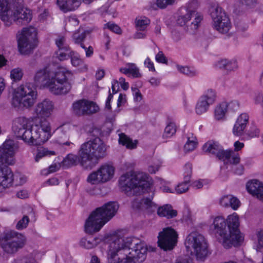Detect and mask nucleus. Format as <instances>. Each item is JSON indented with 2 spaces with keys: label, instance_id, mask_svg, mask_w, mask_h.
Segmentation results:
<instances>
[{
  "label": "nucleus",
  "instance_id": "nucleus-1",
  "mask_svg": "<svg viewBox=\"0 0 263 263\" xmlns=\"http://www.w3.org/2000/svg\"><path fill=\"white\" fill-rule=\"evenodd\" d=\"M72 77V73L65 67L54 70L46 67L36 71L34 82L36 86L47 87L54 95H65L71 88L70 79Z\"/></svg>",
  "mask_w": 263,
  "mask_h": 263
},
{
  "label": "nucleus",
  "instance_id": "nucleus-2",
  "mask_svg": "<svg viewBox=\"0 0 263 263\" xmlns=\"http://www.w3.org/2000/svg\"><path fill=\"white\" fill-rule=\"evenodd\" d=\"M106 146L99 137L91 138L83 143L78 151V155L69 154L63 160V166L68 168L80 164L88 168L87 162L98 160L106 155Z\"/></svg>",
  "mask_w": 263,
  "mask_h": 263
},
{
  "label": "nucleus",
  "instance_id": "nucleus-3",
  "mask_svg": "<svg viewBox=\"0 0 263 263\" xmlns=\"http://www.w3.org/2000/svg\"><path fill=\"white\" fill-rule=\"evenodd\" d=\"M124 251L129 263H142L146 257L147 248L145 243L136 237L114 235L109 238V253L114 255L118 251Z\"/></svg>",
  "mask_w": 263,
  "mask_h": 263
},
{
  "label": "nucleus",
  "instance_id": "nucleus-4",
  "mask_svg": "<svg viewBox=\"0 0 263 263\" xmlns=\"http://www.w3.org/2000/svg\"><path fill=\"white\" fill-rule=\"evenodd\" d=\"M119 186L128 196L140 195L150 189L152 183L148 175L142 172H128L119 180Z\"/></svg>",
  "mask_w": 263,
  "mask_h": 263
},
{
  "label": "nucleus",
  "instance_id": "nucleus-5",
  "mask_svg": "<svg viewBox=\"0 0 263 263\" xmlns=\"http://www.w3.org/2000/svg\"><path fill=\"white\" fill-rule=\"evenodd\" d=\"M0 18L6 26L13 22L17 24H26L31 20L29 10L18 7L16 0H0Z\"/></svg>",
  "mask_w": 263,
  "mask_h": 263
},
{
  "label": "nucleus",
  "instance_id": "nucleus-6",
  "mask_svg": "<svg viewBox=\"0 0 263 263\" xmlns=\"http://www.w3.org/2000/svg\"><path fill=\"white\" fill-rule=\"evenodd\" d=\"M119 205L115 202H109L96 209L89 215L85 224L87 233L93 234L98 232L101 228L116 214Z\"/></svg>",
  "mask_w": 263,
  "mask_h": 263
},
{
  "label": "nucleus",
  "instance_id": "nucleus-7",
  "mask_svg": "<svg viewBox=\"0 0 263 263\" xmlns=\"http://www.w3.org/2000/svg\"><path fill=\"white\" fill-rule=\"evenodd\" d=\"M187 251L194 255L197 260H203L208 255V246L204 236L197 232L190 233L186 238Z\"/></svg>",
  "mask_w": 263,
  "mask_h": 263
},
{
  "label": "nucleus",
  "instance_id": "nucleus-8",
  "mask_svg": "<svg viewBox=\"0 0 263 263\" xmlns=\"http://www.w3.org/2000/svg\"><path fill=\"white\" fill-rule=\"evenodd\" d=\"M37 32L32 26L24 28L17 35L18 51L22 54L27 55L31 53L36 46Z\"/></svg>",
  "mask_w": 263,
  "mask_h": 263
},
{
  "label": "nucleus",
  "instance_id": "nucleus-9",
  "mask_svg": "<svg viewBox=\"0 0 263 263\" xmlns=\"http://www.w3.org/2000/svg\"><path fill=\"white\" fill-rule=\"evenodd\" d=\"M26 242V238L24 235L15 231H10L5 234L1 246L5 253L13 254L22 249Z\"/></svg>",
  "mask_w": 263,
  "mask_h": 263
},
{
  "label": "nucleus",
  "instance_id": "nucleus-10",
  "mask_svg": "<svg viewBox=\"0 0 263 263\" xmlns=\"http://www.w3.org/2000/svg\"><path fill=\"white\" fill-rule=\"evenodd\" d=\"M36 97L35 88L32 84L27 83L20 86L16 89L14 101L20 106L28 108L34 104Z\"/></svg>",
  "mask_w": 263,
  "mask_h": 263
},
{
  "label": "nucleus",
  "instance_id": "nucleus-11",
  "mask_svg": "<svg viewBox=\"0 0 263 263\" xmlns=\"http://www.w3.org/2000/svg\"><path fill=\"white\" fill-rule=\"evenodd\" d=\"M203 151L205 153L215 155L220 160L224 161V163L237 164L240 162V158L238 155H232L231 151H224L216 142L209 141L203 146Z\"/></svg>",
  "mask_w": 263,
  "mask_h": 263
},
{
  "label": "nucleus",
  "instance_id": "nucleus-12",
  "mask_svg": "<svg viewBox=\"0 0 263 263\" xmlns=\"http://www.w3.org/2000/svg\"><path fill=\"white\" fill-rule=\"evenodd\" d=\"M203 151L205 153L215 155L220 160L224 161V163L237 164L240 162V158L238 155H232L231 151H224L216 142L209 141L203 146Z\"/></svg>",
  "mask_w": 263,
  "mask_h": 263
},
{
  "label": "nucleus",
  "instance_id": "nucleus-13",
  "mask_svg": "<svg viewBox=\"0 0 263 263\" xmlns=\"http://www.w3.org/2000/svg\"><path fill=\"white\" fill-rule=\"evenodd\" d=\"M211 15L214 28L219 32L226 34L231 28L230 20L222 9L218 6L211 9Z\"/></svg>",
  "mask_w": 263,
  "mask_h": 263
},
{
  "label": "nucleus",
  "instance_id": "nucleus-14",
  "mask_svg": "<svg viewBox=\"0 0 263 263\" xmlns=\"http://www.w3.org/2000/svg\"><path fill=\"white\" fill-rule=\"evenodd\" d=\"M51 135L50 123L46 119L42 120L39 125L32 127L31 145L43 144L48 140Z\"/></svg>",
  "mask_w": 263,
  "mask_h": 263
},
{
  "label": "nucleus",
  "instance_id": "nucleus-15",
  "mask_svg": "<svg viewBox=\"0 0 263 263\" xmlns=\"http://www.w3.org/2000/svg\"><path fill=\"white\" fill-rule=\"evenodd\" d=\"M18 148L15 142L11 139L7 140L0 147V166L9 167L15 162L14 155Z\"/></svg>",
  "mask_w": 263,
  "mask_h": 263
},
{
  "label": "nucleus",
  "instance_id": "nucleus-16",
  "mask_svg": "<svg viewBox=\"0 0 263 263\" xmlns=\"http://www.w3.org/2000/svg\"><path fill=\"white\" fill-rule=\"evenodd\" d=\"M29 120L24 117L16 118L13 122L12 129L15 136L25 142L31 144L32 127Z\"/></svg>",
  "mask_w": 263,
  "mask_h": 263
},
{
  "label": "nucleus",
  "instance_id": "nucleus-17",
  "mask_svg": "<svg viewBox=\"0 0 263 263\" xmlns=\"http://www.w3.org/2000/svg\"><path fill=\"white\" fill-rule=\"evenodd\" d=\"M178 234L171 227L164 228L159 233L158 246L164 251L172 250L176 245Z\"/></svg>",
  "mask_w": 263,
  "mask_h": 263
},
{
  "label": "nucleus",
  "instance_id": "nucleus-18",
  "mask_svg": "<svg viewBox=\"0 0 263 263\" xmlns=\"http://www.w3.org/2000/svg\"><path fill=\"white\" fill-rule=\"evenodd\" d=\"M114 173V167L112 165L105 164L97 171L91 173L88 177L87 181L92 184L105 183L113 177Z\"/></svg>",
  "mask_w": 263,
  "mask_h": 263
},
{
  "label": "nucleus",
  "instance_id": "nucleus-19",
  "mask_svg": "<svg viewBox=\"0 0 263 263\" xmlns=\"http://www.w3.org/2000/svg\"><path fill=\"white\" fill-rule=\"evenodd\" d=\"M227 224L228 235L232 243V246H239L243 240V237L240 234L238 229L239 221L238 215L233 214L228 216Z\"/></svg>",
  "mask_w": 263,
  "mask_h": 263
},
{
  "label": "nucleus",
  "instance_id": "nucleus-20",
  "mask_svg": "<svg viewBox=\"0 0 263 263\" xmlns=\"http://www.w3.org/2000/svg\"><path fill=\"white\" fill-rule=\"evenodd\" d=\"M213 225L216 237L227 249L232 247V243L228 235L227 224L225 219L221 216H217L214 219Z\"/></svg>",
  "mask_w": 263,
  "mask_h": 263
},
{
  "label": "nucleus",
  "instance_id": "nucleus-21",
  "mask_svg": "<svg viewBox=\"0 0 263 263\" xmlns=\"http://www.w3.org/2000/svg\"><path fill=\"white\" fill-rule=\"evenodd\" d=\"M216 95L215 92L212 90H208L199 99L195 107L196 113L202 115L206 112L210 105L216 100Z\"/></svg>",
  "mask_w": 263,
  "mask_h": 263
},
{
  "label": "nucleus",
  "instance_id": "nucleus-22",
  "mask_svg": "<svg viewBox=\"0 0 263 263\" xmlns=\"http://www.w3.org/2000/svg\"><path fill=\"white\" fill-rule=\"evenodd\" d=\"M189 6L187 13L185 15L180 16L177 20V23L180 26H183L186 24L192 17H194V21L191 22L190 27L192 30H196L202 20L203 16L196 11L191 10Z\"/></svg>",
  "mask_w": 263,
  "mask_h": 263
},
{
  "label": "nucleus",
  "instance_id": "nucleus-23",
  "mask_svg": "<svg viewBox=\"0 0 263 263\" xmlns=\"http://www.w3.org/2000/svg\"><path fill=\"white\" fill-rule=\"evenodd\" d=\"M53 109V103L49 99H45L37 104L35 112L38 118H45L50 117Z\"/></svg>",
  "mask_w": 263,
  "mask_h": 263
},
{
  "label": "nucleus",
  "instance_id": "nucleus-24",
  "mask_svg": "<svg viewBox=\"0 0 263 263\" xmlns=\"http://www.w3.org/2000/svg\"><path fill=\"white\" fill-rule=\"evenodd\" d=\"M14 179L13 173L9 167L0 166V192L10 186Z\"/></svg>",
  "mask_w": 263,
  "mask_h": 263
},
{
  "label": "nucleus",
  "instance_id": "nucleus-25",
  "mask_svg": "<svg viewBox=\"0 0 263 263\" xmlns=\"http://www.w3.org/2000/svg\"><path fill=\"white\" fill-rule=\"evenodd\" d=\"M248 191L257 198L263 200V183L257 180L248 182L246 185Z\"/></svg>",
  "mask_w": 263,
  "mask_h": 263
},
{
  "label": "nucleus",
  "instance_id": "nucleus-26",
  "mask_svg": "<svg viewBox=\"0 0 263 263\" xmlns=\"http://www.w3.org/2000/svg\"><path fill=\"white\" fill-rule=\"evenodd\" d=\"M57 4L61 10L66 12L78 8L81 4V0H57Z\"/></svg>",
  "mask_w": 263,
  "mask_h": 263
},
{
  "label": "nucleus",
  "instance_id": "nucleus-27",
  "mask_svg": "<svg viewBox=\"0 0 263 263\" xmlns=\"http://www.w3.org/2000/svg\"><path fill=\"white\" fill-rule=\"evenodd\" d=\"M109 244V241L108 242ZM124 251L120 250L116 252L114 255L110 254L109 252V245L108 246V256L109 263H129L128 261V257L127 255H125Z\"/></svg>",
  "mask_w": 263,
  "mask_h": 263
},
{
  "label": "nucleus",
  "instance_id": "nucleus-28",
  "mask_svg": "<svg viewBox=\"0 0 263 263\" xmlns=\"http://www.w3.org/2000/svg\"><path fill=\"white\" fill-rule=\"evenodd\" d=\"M216 65L217 68L226 72L234 70L238 67L237 62L234 60L221 59L217 62Z\"/></svg>",
  "mask_w": 263,
  "mask_h": 263
},
{
  "label": "nucleus",
  "instance_id": "nucleus-29",
  "mask_svg": "<svg viewBox=\"0 0 263 263\" xmlns=\"http://www.w3.org/2000/svg\"><path fill=\"white\" fill-rule=\"evenodd\" d=\"M157 214L159 216L171 219L177 216V212L176 210H173L170 204H165L158 208Z\"/></svg>",
  "mask_w": 263,
  "mask_h": 263
},
{
  "label": "nucleus",
  "instance_id": "nucleus-30",
  "mask_svg": "<svg viewBox=\"0 0 263 263\" xmlns=\"http://www.w3.org/2000/svg\"><path fill=\"white\" fill-rule=\"evenodd\" d=\"M101 239L99 237H84L79 242L80 246L86 249H91L97 247L101 242Z\"/></svg>",
  "mask_w": 263,
  "mask_h": 263
},
{
  "label": "nucleus",
  "instance_id": "nucleus-31",
  "mask_svg": "<svg viewBox=\"0 0 263 263\" xmlns=\"http://www.w3.org/2000/svg\"><path fill=\"white\" fill-rule=\"evenodd\" d=\"M228 104L226 102H223L217 105L215 109V118L216 120L223 119L227 111Z\"/></svg>",
  "mask_w": 263,
  "mask_h": 263
},
{
  "label": "nucleus",
  "instance_id": "nucleus-32",
  "mask_svg": "<svg viewBox=\"0 0 263 263\" xmlns=\"http://www.w3.org/2000/svg\"><path fill=\"white\" fill-rule=\"evenodd\" d=\"M154 196V193L152 191L149 197L143 198L141 202V205L150 212L154 211L157 208L156 204L152 201Z\"/></svg>",
  "mask_w": 263,
  "mask_h": 263
},
{
  "label": "nucleus",
  "instance_id": "nucleus-33",
  "mask_svg": "<svg viewBox=\"0 0 263 263\" xmlns=\"http://www.w3.org/2000/svg\"><path fill=\"white\" fill-rule=\"evenodd\" d=\"M119 142L120 144L125 146L128 149H133L136 147L137 142L133 141L124 134L119 135Z\"/></svg>",
  "mask_w": 263,
  "mask_h": 263
},
{
  "label": "nucleus",
  "instance_id": "nucleus-34",
  "mask_svg": "<svg viewBox=\"0 0 263 263\" xmlns=\"http://www.w3.org/2000/svg\"><path fill=\"white\" fill-rule=\"evenodd\" d=\"M85 100H80L74 103L72 105L73 111L77 116H85Z\"/></svg>",
  "mask_w": 263,
  "mask_h": 263
},
{
  "label": "nucleus",
  "instance_id": "nucleus-35",
  "mask_svg": "<svg viewBox=\"0 0 263 263\" xmlns=\"http://www.w3.org/2000/svg\"><path fill=\"white\" fill-rule=\"evenodd\" d=\"M149 24V20L145 17H137L135 20L136 27L138 30L145 31Z\"/></svg>",
  "mask_w": 263,
  "mask_h": 263
},
{
  "label": "nucleus",
  "instance_id": "nucleus-36",
  "mask_svg": "<svg viewBox=\"0 0 263 263\" xmlns=\"http://www.w3.org/2000/svg\"><path fill=\"white\" fill-rule=\"evenodd\" d=\"M85 116L96 113L99 110V106L93 102L85 100Z\"/></svg>",
  "mask_w": 263,
  "mask_h": 263
},
{
  "label": "nucleus",
  "instance_id": "nucleus-37",
  "mask_svg": "<svg viewBox=\"0 0 263 263\" xmlns=\"http://www.w3.org/2000/svg\"><path fill=\"white\" fill-rule=\"evenodd\" d=\"M55 153L53 151H49L45 147H41L37 149V153L35 156V160L39 161L40 159L46 156L54 155Z\"/></svg>",
  "mask_w": 263,
  "mask_h": 263
},
{
  "label": "nucleus",
  "instance_id": "nucleus-38",
  "mask_svg": "<svg viewBox=\"0 0 263 263\" xmlns=\"http://www.w3.org/2000/svg\"><path fill=\"white\" fill-rule=\"evenodd\" d=\"M88 33V31H83L81 32V30L80 29L75 32L73 35V39L74 43L80 44L81 46V44H83V42L86 37V34Z\"/></svg>",
  "mask_w": 263,
  "mask_h": 263
},
{
  "label": "nucleus",
  "instance_id": "nucleus-39",
  "mask_svg": "<svg viewBox=\"0 0 263 263\" xmlns=\"http://www.w3.org/2000/svg\"><path fill=\"white\" fill-rule=\"evenodd\" d=\"M55 44L60 50L68 51L69 50V46L65 43V38L63 36H59L55 39Z\"/></svg>",
  "mask_w": 263,
  "mask_h": 263
},
{
  "label": "nucleus",
  "instance_id": "nucleus-40",
  "mask_svg": "<svg viewBox=\"0 0 263 263\" xmlns=\"http://www.w3.org/2000/svg\"><path fill=\"white\" fill-rule=\"evenodd\" d=\"M246 127V125L237 120L233 127V134L236 136L242 135Z\"/></svg>",
  "mask_w": 263,
  "mask_h": 263
},
{
  "label": "nucleus",
  "instance_id": "nucleus-41",
  "mask_svg": "<svg viewBox=\"0 0 263 263\" xmlns=\"http://www.w3.org/2000/svg\"><path fill=\"white\" fill-rule=\"evenodd\" d=\"M68 57L71 58V62L73 66H79L83 64V60L76 55L73 51H70L69 53Z\"/></svg>",
  "mask_w": 263,
  "mask_h": 263
},
{
  "label": "nucleus",
  "instance_id": "nucleus-42",
  "mask_svg": "<svg viewBox=\"0 0 263 263\" xmlns=\"http://www.w3.org/2000/svg\"><path fill=\"white\" fill-rule=\"evenodd\" d=\"M176 132V127L175 123L170 122L165 128V136L166 137H171L174 135Z\"/></svg>",
  "mask_w": 263,
  "mask_h": 263
},
{
  "label": "nucleus",
  "instance_id": "nucleus-43",
  "mask_svg": "<svg viewBox=\"0 0 263 263\" xmlns=\"http://www.w3.org/2000/svg\"><path fill=\"white\" fill-rule=\"evenodd\" d=\"M23 75L22 70L20 68L13 69L11 71V78L15 81H20Z\"/></svg>",
  "mask_w": 263,
  "mask_h": 263
},
{
  "label": "nucleus",
  "instance_id": "nucleus-44",
  "mask_svg": "<svg viewBox=\"0 0 263 263\" xmlns=\"http://www.w3.org/2000/svg\"><path fill=\"white\" fill-rule=\"evenodd\" d=\"M194 139L190 140V138H188V140L184 146V150L185 152H189L195 149L197 142L195 141Z\"/></svg>",
  "mask_w": 263,
  "mask_h": 263
},
{
  "label": "nucleus",
  "instance_id": "nucleus-45",
  "mask_svg": "<svg viewBox=\"0 0 263 263\" xmlns=\"http://www.w3.org/2000/svg\"><path fill=\"white\" fill-rule=\"evenodd\" d=\"M29 222V219L27 216H24L23 218L20 220L16 226L17 230H22L26 228Z\"/></svg>",
  "mask_w": 263,
  "mask_h": 263
},
{
  "label": "nucleus",
  "instance_id": "nucleus-46",
  "mask_svg": "<svg viewBox=\"0 0 263 263\" xmlns=\"http://www.w3.org/2000/svg\"><path fill=\"white\" fill-rule=\"evenodd\" d=\"M15 263H38L35 258L29 255L23 256L15 260Z\"/></svg>",
  "mask_w": 263,
  "mask_h": 263
},
{
  "label": "nucleus",
  "instance_id": "nucleus-47",
  "mask_svg": "<svg viewBox=\"0 0 263 263\" xmlns=\"http://www.w3.org/2000/svg\"><path fill=\"white\" fill-rule=\"evenodd\" d=\"M192 166L191 164H186L184 167V180L185 182H189L192 173Z\"/></svg>",
  "mask_w": 263,
  "mask_h": 263
},
{
  "label": "nucleus",
  "instance_id": "nucleus-48",
  "mask_svg": "<svg viewBox=\"0 0 263 263\" xmlns=\"http://www.w3.org/2000/svg\"><path fill=\"white\" fill-rule=\"evenodd\" d=\"M232 195H224L219 200L221 205L224 207L230 206L231 203Z\"/></svg>",
  "mask_w": 263,
  "mask_h": 263
},
{
  "label": "nucleus",
  "instance_id": "nucleus-49",
  "mask_svg": "<svg viewBox=\"0 0 263 263\" xmlns=\"http://www.w3.org/2000/svg\"><path fill=\"white\" fill-rule=\"evenodd\" d=\"M189 182H185V180L182 183L179 184L176 187V191L178 194H182L186 192L189 189L187 185Z\"/></svg>",
  "mask_w": 263,
  "mask_h": 263
},
{
  "label": "nucleus",
  "instance_id": "nucleus-50",
  "mask_svg": "<svg viewBox=\"0 0 263 263\" xmlns=\"http://www.w3.org/2000/svg\"><path fill=\"white\" fill-rule=\"evenodd\" d=\"M129 73H131L134 77L139 78L141 74L139 72L138 68L134 64H129Z\"/></svg>",
  "mask_w": 263,
  "mask_h": 263
},
{
  "label": "nucleus",
  "instance_id": "nucleus-51",
  "mask_svg": "<svg viewBox=\"0 0 263 263\" xmlns=\"http://www.w3.org/2000/svg\"><path fill=\"white\" fill-rule=\"evenodd\" d=\"M177 68L180 72L183 74L191 76L195 74V71L191 70L188 67L177 66Z\"/></svg>",
  "mask_w": 263,
  "mask_h": 263
},
{
  "label": "nucleus",
  "instance_id": "nucleus-52",
  "mask_svg": "<svg viewBox=\"0 0 263 263\" xmlns=\"http://www.w3.org/2000/svg\"><path fill=\"white\" fill-rule=\"evenodd\" d=\"M105 26H106L108 29H109L114 32H115L117 34L121 33V28L116 24L107 23L105 24Z\"/></svg>",
  "mask_w": 263,
  "mask_h": 263
},
{
  "label": "nucleus",
  "instance_id": "nucleus-53",
  "mask_svg": "<svg viewBox=\"0 0 263 263\" xmlns=\"http://www.w3.org/2000/svg\"><path fill=\"white\" fill-rule=\"evenodd\" d=\"M175 0H157V4L160 8H165L167 5L173 4Z\"/></svg>",
  "mask_w": 263,
  "mask_h": 263
},
{
  "label": "nucleus",
  "instance_id": "nucleus-54",
  "mask_svg": "<svg viewBox=\"0 0 263 263\" xmlns=\"http://www.w3.org/2000/svg\"><path fill=\"white\" fill-rule=\"evenodd\" d=\"M257 250L259 249L263 248V231H258L257 234Z\"/></svg>",
  "mask_w": 263,
  "mask_h": 263
},
{
  "label": "nucleus",
  "instance_id": "nucleus-55",
  "mask_svg": "<svg viewBox=\"0 0 263 263\" xmlns=\"http://www.w3.org/2000/svg\"><path fill=\"white\" fill-rule=\"evenodd\" d=\"M156 60L159 63L166 64L167 60L162 51H159L156 55Z\"/></svg>",
  "mask_w": 263,
  "mask_h": 263
},
{
  "label": "nucleus",
  "instance_id": "nucleus-56",
  "mask_svg": "<svg viewBox=\"0 0 263 263\" xmlns=\"http://www.w3.org/2000/svg\"><path fill=\"white\" fill-rule=\"evenodd\" d=\"M239 200L237 198L232 196L231 203L230 207H231L233 210H236L239 207Z\"/></svg>",
  "mask_w": 263,
  "mask_h": 263
},
{
  "label": "nucleus",
  "instance_id": "nucleus-57",
  "mask_svg": "<svg viewBox=\"0 0 263 263\" xmlns=\"http://www.w3.org/2000/svg\"><path fill=\"white\" fill-rule=\"evenodd\" d=\"M237 120H238L240 123L241 122V123H244L247 125L249 121V116L246 113L241 114L238 117Z\"/></svg>",
  "mask_w": 263,
  "mask_h": 263
},
{
  "label": "nucleus",
  "instance_id": "nucleus-58",
  "mask_svg": "<svg viewBox=\"0 0 263 263\" xmlns=\"http://www.w3.org/2000/svg\"><path fill=\"white\" fill-rule=\"evenodd\" d=\"M63 50H59L56 52L57 57L60 60L63 61L66 60L67 57H68V54H67L64 52Z\"/></svg>",
  "mask_w": 263,
  "mask_h": 263
},
{
  "label": "nucleus",
  "instance_id": "nucleus-59",
  "mask_svg": "<svg viewBox=\"0 0 263 263\" xmlns=\"http://www.w3.org/2000/svg\"><path fill=\"white\" fill-rule=\"evenodd\" d=\"M161 166L160 164H157L155 165H151L149 166L148 171L151 174H155L156 172L158 171Z\"/></svg>",
  "mask_w": 263,
  "mask_h": 263
},
{
  "label": "nucleus",
  "instance_id": "nucleus-60",
  "mask_svg": "<svg viewBox=\"0 0 263 263\" xmlns=\"http://www.w3.org/2000/svg\"><path fill=\"white\" fill-rule=\"evenodd\" d=\"M81 47L85 50L86 55L87 57H90L93 54V49L91 46H89L88 48H86L85 47L83 44H81Z\"/></svg>",
  "mask_w": 263,
  "mask_h": 263
},
{
  "label": "nucleus",
  "instance_id": "nucleus-61",
  "mask_svg": "<svg viewBox=\"0 0 263 263\" xmlns=\"http://www.w3.org/2000/svg\"><path fill=\"white\" fill-rule=\"evenodd\" d=\"M144 64L146 66V67L149 69V70H152L153 71L155 70L154 64L152 62H151L149 58H147L145 60Z\"/></svg>",
  "mask_w": 263,
  "mask_h": 263
},
{
  "label": "nucleus",
  "instance_id": "nucleus-62",
  "mask_svg": "<svg viewBox=\"0 0 263 263\" xmlns=\"http://www.w3.org/2000/svg\"><path fill=\"white\" fill-rule=\"evenodd\" d=\"M135 89L136 90V92L135 93L134 99L136 101H140L142 99V96L137 88L135 87Z\"/></svg>",
  "mask_w": 263,
  "mask_h": 263
},
{
  "label": "nucleus",
  "instance_id": "nucleus-63",
  "mask_svg": "<svg viewBox=\"0 0 263 263\" xmlns=\"http://www.w3.org/2000/svg\"><path fill=\"white\" fill-rule=\"evenodd\" d=\"M119 82L121 84V87L125 90L128 88V83L125 82V79L123 78H120L119 79Z\"/></svg>",
  "mask_w": 263,
  "mask_h": 263
},
{
  "label": "nucleus",
  "instance_id": "nucleus-64",
  "mask_svg": "<svg viewBox=\"0 0 263 263\" xmlns=\"http://www.w3.org/2000/svg\"><path fill=\"white\" fill-rule=\"evenodd\" d=\"M146 37V33L137 31L134 35V38L135 39H144Z\"/></svg>",
  "mask_w": 263,
  "mask_h": 263
}]
</instances>
